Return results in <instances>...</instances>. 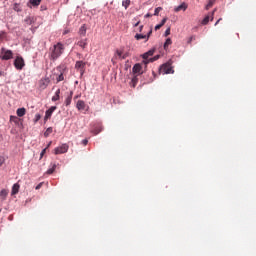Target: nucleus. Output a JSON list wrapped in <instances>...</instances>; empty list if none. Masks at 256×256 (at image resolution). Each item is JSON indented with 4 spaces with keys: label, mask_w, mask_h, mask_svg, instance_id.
Here are the masks:
<instances>
[{
    "label": "nucleus",
    "mask_w": 256,
    "mask_h": 256,
    "mask_svg": "<svg viewBox=\"0 0 256 256\" xmlns=\"http://www.w3.org/2000/svg\"><path fill=\"white\" fill-rule=\"evenodd\" d=\"M163 26L161 25V24H157L156 26H155V31H158V29H160V28H162Z\"/></svg>",
    "instance_id": "46"
},
{
    "label": "nucleus",
    "mask_w": 256,
    "mask_h": 256,
    "mask_svg": "<svg viewBox=\"0 0 256 256\" xmlns=\"http://www.w3.org/2000/svg\"><path fill=\"white\" fill-rule=\"evenodd\" d=\"M2 61H9L13 59V51L1 48Z\"/></svg>",
    "instance_id": "4"
},
{
    "label": "nucleus",
    "mask_w": 256,
    "mask_h": 256,
    "mask_svg": "<svg viewBox=\"0 0 256 256\" xmlns=\"http://www.w3.org/2000/svg\"><path fill=\"white\" fill-rule=\"evenodd\" d=\"M64 80H65V77L63 76V73H60L56 78L57 83H60V81H64Z\"/></svg>",
    "instance_id": "31"
},
{
    "label": "nucleus",
    "mask_w": 256,
    "mask_h": 256,
    "mask_svg": "<svg viewBox=\"0 0 256 256\" xmlns=\"http://www.w3.org/2000/svg\"><path fill=\"white\" fill-rule=\"evenodd\" d=\"M149 63H153L151 61V58H146V59H143V61H142V65H144L145 68H147V65H149Z\"/></svg>",
    "instance_id": "30"
},
{
    "label": "nucleus",
    "mask_w": 256,
    "mask_h": 256,
    "mask_svg": "<svg viewBox=\"0 0 256 256\" xmlns=\"http://www.w3.org/2000/svg\"><path fill=\"white\" fill-rule=\"evenodd\" d=\"M87 107V104H85V101L83 100H78L76 103V108L78 109V111H85Z\"/></svg>",
    "instance_id": "8"
},
{
    "label": "nucleus",
    "mask_w": 256,
    "mask_h": 256,
    "mask_svg": "<svg viewBox=\"0 0 256 256\" xmlns=\"http://www.w3.org/2000/svg\"><path fill=\"white\" fill-rule=\"evenodd\" d=\"M41 9H42V10H43V9L45 10V8H43V7H42Z\"/></svg>",
    "instance_id": "61"
},
{
    "label": "nucleus",
    "mask_w": 256,
    "mask_h": 256,
    "mask_svg": "<svg viewBox=\"0 0 256 256\" xmlns=\"http://www.w3.org/2000/svg\"><path fill=\"white\" fill-rule=\"evenodd\" d=\"M73 99V92H70V95L65 99V105L69 107L71 105V101Z\"/></svg>",
    "instance_id": "20"
},
{
    "label": "nucleus",
    "mask_w": 256,
    "mask_h": 256,
    "mask_svg": "<svg viewBox=\"0 0 256 256\" xmlns=\"http://www.w3.org/2000/svg\"><path fill=\"white\" fill-rule=\"evenodd\" d=\"M222 20V18L218 19L215 23V26L219 25V22Z\"/></svg>",
    "instance_id": "51"
},
{
    "label": "nucleus",
    "mask_w": 256,
    "mask_h": 256,
    "mask_svg": "<svg viewBox=\"0 0 256 256\" xmlns=\"http://www.w3.org/2000/svg\"><path fill=\"white\" fill-rule=\"evenodd\" d=\"M145 17H151V14H146Z\"/></svg>",
    "instance_id": "56"
},
{
    "label": "nucleus",
    "mask_w": 256,
    "mask_h": 256,
    "mask_svg": "<svg viewBox=\"0 0 256 256\" xmlns=\"http://www.w3.org/2000/svg\"><path fill=\"white\" fill-rule=\"evenodd\" d=\"M207 23H209V16L204 17L202 20V25H207Z\"/></svg>",
    "instance_id": "36"
},
{
    "label": "nucleus",
    "mask_w": 256,
    "mask_h": 256,
    "mask_svg": "<svg viewBox=\"0 0 256 256\" xmlns=\"http://www.w3.org/2000/svg\"><path fill=\"white\" fill-rule=\"evenodd\" d=\"M192 41H195V36H191L188 40V43H191Z\"/></svg>",
    "instance_id": "47"
},
{
    "label": "nucleus",
    "mask_w": 256,
    "mask_h": 256,
    "mask_svg": "<svg viewBox=\"0 0 256 256\" xmlns=\"http://www.w3.org/2000/svg\"><path fill=\"white\" fill-rule=\"evenodd\" d=\"M139 81V78H137V76H134L132 78V87H135L137 85V82Z\"/></svg>",
    "instance_id": "32"
},
{
    "label": "nucleus",
    "mask_w": 256,
    "mask_h": 256,
    "mask_svg": "<svg viewBox=\"0 0 256 256\" xmlns=\"http://www.w3.org/2000/svg\"><path fill=\"white\" fill-rule=\"evenodd\" d=\"M171 35V28H167L164 33V37H169Z\"/></svg>",
    "instance_id": "35"
},
{
    "label": "nucleus",
    "mask_w": 256,
    "mask_h": 256,
    "mask_svg": "<svg viewBox=\"0 0 256 256\" xmlns=\"http://www.w3.org/2000/svg\"><path fill=\"white\" fill-rule=\"evenodd\" d=\"M7 195H9V190L2 189L0 191V201H5L7 199Z\"/></svg>",
    "instance_id": "9"
},
{
    "label": "nucleus",
    "mask_w": 256,
    "mask_h": 256,
    "mask_svg": "<svg viewBox=\"0 0 256 256\" xmlns=\"http://www.w3.org/2000/svg\"><path fill=\"white\" fill-rule=\"evenodd\" d=\"M157 59H159V55H156V56L150 58V61L153 63V62L157 61Z\"/></svg>",
    "instance_id": "38"
},
{
    "label": "nucleus",
    "mask_w": 256,
    "mask_h": 256,
    "mask_svg": "<svg viewBox=\"0 0 256 256\" xmlns=\"http://www.w3.org/2000/svg\"><path fill=\"white\" fill-rule=\"evenodd\" d=\"M41 9H42V10H43V9L45 10V8H43V7H42Z\"/></svg>",
    "instance_id": "60"
},
{
    "label": "nucleus",
    "mask_w": 256,
    "mask_h": 256,
    "mask_svg": "<svg viewBox=\"0 0 256 256\" xmlns=\"http://www.w3.org/2000/svg\"><path fill=\"white\" fill-rule=\"evenodd\" d=\"M69 33V30H64L63 35H67Z\"/></svg>",
    "instance_id": "53"
},
{
    "label": "nucleus",
    "mask_w": 256,
    "mask_h": 256,
    "mask_svg": "<svg viewBox=\"0 0 256 256\" xmlns=\"http://www.w3.org/2000/svg\"><path fill=\"white\" fill-rule=\"evenodd\" d=\"M87 143H89V140L87 139L82 140V145H87Z\"/></svg>",
    "instance_id": "48"
},
{
    "label": "nucleus",
    "mask_w": 256,
    "mask_h": 256,
    "mask_svg": "<svg viewBox=\"0 0 256 256\" xmlns=\"http://www.w3.org/2000/svg\"><path fill=\"white\" fill-rule=\"evenodd\" d=\"M216 0H208V3L206 5V10L208 11V9H211V7H213V5L215 4Z\"/></svg>",
    "instance_id": "27"
},
{
    "label": "nucleus",
    "mask_w": 256,
    "mask_h": 256,
    "mask_svg": "<svg viewBox=\"0 0 256 256\" xmlns=\"http://www.w3.org/2000/svg\"><path fill=\"white\" fill-rule=\"evenodd\" d=\"M56 110H57V106H51L48 110H46L44 121L51 119V115H53V112H55Z\"/></svg>",
    "instance_id": "7"
},
{
    "label": "nucleus",
    "mask_w": 256,
    "mask_h": 256,
    "mask_svg": "<svg viewBox=\"0 0 256 256\" xmlns=\"http://www.w3.org/2000/svg\"><path fill=\"white\" fill-rule=\"evenodd\" d=\"M79 34L82 35L83 37L87 35V27L85 26V24L80 27Z\"/></svg>",
    "instance_id": "17"
},
{
    "label": "nucleus",
    "mask_w": 256,
    "mask_h": 256,
    "mask_svg": "<svg viewBox=\"0 0 256 256\" xmlns=\"http://www.w3.org/2000/svg\"><path fill=\"white\" fill-rule=\"evenodd\" d=\"M46 151H47V148H44V149L41 151V153H40V157H43V156L45 155Z\"/></svg>",
    "instance_id": "42"
},
{
    "label": "nucleus",
    "mask_w": 256,
    "mask_h": 256,
    "mask_svg": "<svg viewBox=\"0 0 256 256\" xmlns=\"http://www.w3.org/2000/svg\"><path fill=\"white\" fill-rule=\"evenodd\" d=\"M19 184L18 183H15L13 186H12V192H11V195H17V193H19Z\"/></svg>",
    "instance_id": "14"
},
{
    "label": "nucleus",
    "mask_w": 256,
    "mask_h": 256,
    "mask_svg": "<svg viewBox=\"0 0 256 256\" xmlns=\"http://www.w3.org/2000/svg\"><path fill=\"white\" fill-rule=\"evenodd\" d=\"M153 33V30L150 29L149 32L146 35V41H149V38L151 37V34Z\"/></svg>",
    "instance_id": "37"
},
{
    "label": "nucleus",
    "mask_w": 256,
    "mask_h": 256,
    "mask_svg": "<svg viewBox=\"0 0 256 256\" xmlns=\"http://www.w3.org/2000/svg\"><path fill=\"white\" fill-rule=\"evenodd\" d=\"M85 65L87 64L83 61H76L75 69H79L83 73V69H85Z\"/></svg>",
    "instance_id": "10"
},
{
    "label": "nucleus",
    "mask_w": 256,
    "mask_h": 256,
    "mask_svg": "<svg viewBox=\"0 0 256 256\" xmlns=\"http://www.w3.org/2000/svg\"><path fill=\"white\" fill-rule=\"evenodd\" d=\"M129 5H131V0L122 1V6L124 7V9H129Z\"/></svg>",
    "instance_id": "25"
},
{
    "label": "nucleus",
    "mask_w": 256,
    "mask_h": 256,
    "mask_svg": "<svg viewBox=\"0 0 256 256\" xmlns=\"http://www.w3.org/2000/svg\"><path fill=\"white\" fill-rule=\"evenodd\" d=\"M41 9H42V10H43V9L45 10V8H43V7H42Z\"/></svg>",
    "instance_id": "59"
},
{
    "label": "nucleus",
    "mask_w": 256,
    "mask_h": 256,
    "mask_svg": "<svg viewBox=\"0 0 256 256\" xmlns=\"http://www.w3.org/2000/svg\"><path fill=\"white\" fill-rule=\"evenodd\" d=\"M20 119L17 116H10V123H14L15 125H19Z\"/></svg>",
    "instance_id": "18"
},
{
    "label": "nucleus",
    "mask_w": 256,
    "mask_h": 256,
    "mask_svg": "<svg viewBox=\"0 0 256 256\" xmlns=\"http://www.w3.org/2000/svg\"><path fill=\"white\" fill-rule=\"evenodd\" d=\"M0 59L3 61V57H2V54H1V52H0Z\"/></svg>",
    "instance_id": "57"
},
{
    "label": "nucleus",
    "mask_w": 256,
    "mask_h": 256,
    "mask_svg": "<svg viewBox=\"0 0 256 256\" xmlns=\"http://www.w3.org/2000/svg\"><path fill=\"white\" fill-rule=\"evenodd\" d=\"M132 73H134V75H143V66L141 63H137L133 66Z\"/></svg>",
    "instance_id": "6"
},
{
    "label": "nucleus",
    "mask_w": 256,
    "mask_h": 256,
    "mask_svg": "<svg viewBox=\"0 0 256 256\" xmlns=\"http://www.w3.org/2000/svg\"><path fill=\"white\" fill-rule=\"evenodd\" d=\"M172 43L173 41L171 40V38H167L164 43V49L167 50V47H169V45H171Z\"/></svg>",
    "instance_id": "28"
},
{
    "label": "nucleus",
    "mask_w": 256,
    "mask_h": 256,
    "mask_svg": "<svg viewBox=\"0 0 256 256\" xmlns=\"http://www.w3.org/2000/svg\"><path fill=\"white\" fill-rule=\"evenodd\" d=\"M160 11H163V8H161V7L155 8V10H154V15L157 17V16L159 15V12H160Z\"/></svg>",
    "instance_id": "33"
},
{
    "label": "nucleus",
    "mask_w": 256,
    "mask_h": 256,
    "mask_svg": "<svg viewBox=\"0 0 256 256\" xmlns=\"http://www.w3.org/2000/svg\"><path fill=\"white\" fill-rule=\"evenodd\" d=\"M16 113L18 117H25V113H27V110L25 108H18Z\"/></svg>",
    "instance_id": "13"
},
{
    "label": "nucleus",
    "mask_w": 256,
    "mask_h": 256,
    "mask_svg": "<svg viewBox=\"0 0 256 256\" xmlns=\"http://www.w3.org/2000/svg\"><path fill=\"white\" fill-rule=\"evenodd\" d=\"M64 49L65 48L63 47V44L61 42H58L51 49L50 59H52L53 61H56V59H59V56L63 55V50Z\"/></svg>",
    "instance_id": "1"
},
{
    "label": "nucleus",
    "mask_w": 256,
    "mask_h": 256,
    "mask_svg": "<svg viewBox=\"0 0 256 256\" xmlns=\"http://www.w3.org/2000/svg\"><path fill=\"white\" fill-rule=\"evenodd\" d=\"M29 3L33 7H39V5H41V0H29Z\"/></svg>",
    "instance_id": "21"
},
{
    "label": "nucleus",
    "mask_w": 256,
    "mask_h": 256,
    "mask_svg": "<svg viewBox=\"0 0 256 256\" xmlns=\"http://www.w3.org/2000/svg\"><path fill=\"white\" fill-rule=\"evenodd\" d=\"M154 54L155 49H151L142 55V59H149V57H153Z\"/></svg>",
    "instance_id": "11"
},
{
    "label": "nucleus",
    "mask_w": 256,
    "mask_h": 256,
    "mask_svg": "<svg viewBox=\"0 0 256 256\" xmlns=\"http://www.w3.org/2000/svg\"><path fill=\"white\" fill-rule=\"evenodd\" d=\"M116 55H117V57H119V59H123V51L116 50Z\"/></svg>",
    "instance_id": "34"
},
{
    "label": "nucleus",
    "mask_w": 256,
    "mask_h": 256,
    "mask_svg": "<svg viewBox=\"0 0 256 256\" xmlns=\"http://www.w3.org/2000/svg\"><path fill=\"white\" fill-rule=\"evenodd\" d=\"M77 45L81 47L82 49H85L87 47V39H82L77 42Z\"/></svg>",
    "instance_id": "15"
},
{
    "label": "nucleus",
    "mask_w": 256,
    "mask_h": 256,
    "mask_svg": "<svg viewBox=\"0 0 256 256\" xmlns=\"http://www.w3.org/2000/svg\"><path fill=\"white\" fill-rule=\"evenodd\" d=\"M165 23H167V18H163V19L161 20L160 25L163 27V25H165Z\"/></svg>",
    "instance_id": "41"
},
{
    "label": "nucleus",
    "mask_w": 256,
    "mask_h": 256,
    "mask_svg": "<svg viewBox=\"0 0 256 256\" xmlns=\"http://www.w3.org/2000/svg\"><path fill=\"white\" fill-rule=\"evenodd\" d=\"M143 31V25L139 26V32Z\"/></svg>",
    "instance_id": "52"
},
{
    "label": "nucleus",
    "mask_w": 256,
    "mask_h": 256,
    "mask_svg": "<svg viewBox=\"0 0 256 256\" xmlns=\"http://www.w3.org/2000/svg\"><path fill=\"white\" fill-rule=\"evenodd\" d=\"M52 101H59V96L54 95V96L52 97Z\"/></svg>",
    "instance_id": "44"
},
{
    "label": "nucleus",
    "mask_w": 256,
    "mask_h": 256,
    "mask_svg": "<svg viewBox=\"0 0 256 256\" xmlns=\"http://www.w3.org/2000/svg\"><path fill=\"white\" fill-rule=\"evenodd\" d=\"M47 85H49V82L47 80L40 81V89H47Z\"/></svg>",
    "instance_id": "23"
},
{
    "label": "nucleus",
    "mask_w": 256,
    "mask_h": 256,
    "mask_svg": "<svg viewBox=\"0 0 256 256\" xmlns=\"http://www.w3.org/2000/svg\"><path fill=\"white\" fill-rule=\"evenodd\" d=\"M134 39H136V41H141V39H147V37L145 34H136Z\"/></svg>",
    "instance_id": "24"
},
{
    "label": "nucleus",
    "mask_w": 256,
    "mask_h": 256,
    "mask_svg": "<svg viewBox=\"0 0 256 256\" xmlns=\"http://www.w3.org/2000/svg\"><path fill=\"white\" fill-rule=\"evenodd\" d=\"M13 9L17 13H21V11H23V9L21 8V4H19V3H15L14 6H13Z\"/></svg>",
    "instance_id": "22"
},
{
    "label": "nucleus",
    "mask_w": 256,
    "mask_h": 256,
    "mask_svg": "<svg viewBox=\"0 0 256 256\" xmlns=\"http://www.w3.org/2000/svg\"><path fill=\"white\" fill-rule=\"evenodd\" d=\"M174 11H176V13H178V11H187V4L185 2H183L182 4H180L179 6H177Z\"/></svg>",
    "instance_id": "12"
},
{
    "label": "nucleus",
    "mask_w": 256,
    "mask_h": 256,
    "mask_svg": "<svg viewBox=\"0 0 256 256\" xmlns=\"http://www.w3.org/2000/svg\"><path fill=\"white\" fill-rule=\"evenodd\" d=\"M138 26H139V21L134 24V27H138Z\"/></svg>",
    "instance_id": "54"
},
{
    "label": "nucleus",
    "mask_w": 256,
    "mask_h": 256,
    "mask_svg": "<svg viewBox=\"0 0 256 256\" xmlns=\"http://www.w3.org/2000/svg\"><path fill=\"white\" fill-rule=\"evenodd\" d=\"M41 119V114H36L35 115V123Z\"/></svg>",
    "instance_id": "39"
},
{
    "label": "nucleus",
    "mask_w": 256,
    "mask_h": 256,
    "mask_svg": "<svg viewBox=\"0 0 256 256\" xmlns=\"http://www.w3.org/2000/svg\"><path fill=\"white\" fill-rule=\"evenodd\" d=\"M25 23H26V25H33V17H31V16H28V17H26L25 18Z\"/></svg>",
    "instance_id": "26"
},
{
    "label": "nucleus",
    "mask_w": 256,
    "mask_h": 256,
    "mask_svg": "<svg viewBox=\"0 0 256 256\" xmlns=\"http://www.w3.org/2000/svg\"><path fill=\"white\" fill-rule=\"evenodd\" d=\"M49 147H51V141L48 143L46 149L49 148Z\"/></svg>",
    "instance_id": "55"
},
{
    "label": "nucleus",
    "mask_w": 256,
    "mask_h": 256,
    "mask_svg": "<svg viewBox=\"0 0 256 256\" xmlns=\"http://www.w3.org/2000/svg\"><path fill=\"white\" fill-rule=\"evenodd\" d=\"M55 169H57V164H52V167L46 171V174L53 175V173H55Z\"/></svg>",
    "instance_id": "19"
},
{
    "label": "nucleus",
    "mask_w": 256,
    "mask_h": 256,
    "mask_svg": "<svg viewBox=\"0 0 256 256\" xmlns=\"http://www.w3.org/2000/svg\"><path fill=\"white\" fill-rule=\"evenodd\" d=\"M101 131H103V126H101V124H99L96 128H94L92 130V133H94V135H99V133H101Z\"/></svg>",
    "instance_id": "16"
},
{
    "label": "nucleus",
    "mask_w": 256,
    "mask_h": 256,
    "mask_svg": "<svg viewBox=\"0 0 256 256\" xmlns=\"http://www.w3.org/2000/svg\"><path fill=\"white\" fill-rule=\"evenodd\" d=\"M3 163H5V157L0 156V167H1V165H3Z\"/></svg>",
    "instance_id": "40"
},
{
    "label": "nucleus",
    "mask_w": 256,
    "mask_h": 256,
    "mask_svg": "<svg viewBox=\"0 0 256 256\" xmlns=\"http://www.w3.org/2000/svg\"><path fill=\"white\" fill-rule=\"evenodd\" d=\"M1 75H3V72L0 71V77H1Z\"/></svg>",
    "instance_id": "58"
},
{
    "label": "nucleus",
    "mask_w": 256,
    "mask_h": 256,
    "mask_svg": "<svg viewBox=\"0 0 256 256\" xmlns=\"http://www.w3.org/2000/svg\"><path fill=\"white\" fill-rule=\"evenodd\" d=\"M43 183H39L37 186H36V190H39L40 187H42Z\"/></svg>",
    "instance_id": "49"
},
{
    "label": "nucleus",
    "mask_w": 256,
    "mask_h": 256,
    "mask_svg": "<svg viewBox=\"0 0 256 256\" xmlns=\"http://www.w3.org/2000/svg\"><path fill=\"white\" fill-rule=\"evenodd\" d=\"M127 57H128L127 53L126 54H122V59H127Z\"/></svg>",
    "instance_id": "50"
},
{
    "label": "nucleus",
    "mask_w": 256,
    "mask_h": 256,
    "mask_svg": "<svg viewBox=\"0 0 256 256\" xmlns=\"http://www.w3.org/2000/svg\"><path fill=\"white\" fill-rule=\"evenodd\" d=\"M171 65H173V61L171 60L163 64L160 68L161 73H163V75H171L175 73V70H173V66Z\"/></svg>",
    "instance_id": "2"
},
{
    "label": "nucleus",
    "mask_w": 256,
    "mask_h": 256,
    "mask_svg": "<svg viewBox=\"0 0 256 256\" xmlns=\"http://www.w3.org/2000/svg\"><path fill=\"white\" fill-rule=\"evenodd\" d=\"M217 11V9H214L212 12H211V21H213V16L215 15V12Z\"/></svg>",
    "instance_id": "45"
},
{
    "label": "nucleus",
    "mask_w": 256,
    "mask_h": 256,
    "mask_svg": "<svg viewBox=\"0 0 256 256\" xmlns=\"http://www.w3.org/2000/svg\"><path fill=\"white\" fill-rule=\"evenodd\" d=\"M69 151V145L62 144L54 149L55 155H63V153H67Z\"/></svg>",
    "instance_id": "5"
},
{
    "label": "nucleus",
    "mask_w": 256,
    "mask_h": 256,
    "mask_svg": "<svg viewBox=\"0 0 256 256\" xmlns=\"http://www.w3.org/2000/svg\"><path fill=\"white\" fill-rule=\"evenodd\" d=\"M55 95H56L57 97H59V95H61V89H57L56 92H55Z\"/></svg>",
    "instance_id": "43"
},
{
    "label": "nucleus",
    "mask_w": 256,
    "mask_h": 256,
    "mask_svg": "<svg viewBox=\"0 0 256 256\" xmlns=\"http://www.w3.org/2000/svg\"><path fill=\"white\" fill-rule=\"evenodd\" d=\"M51 133H53V128L52 127L47 128L46 131L44 132V137H49Z\"/></svg>",
    "instance_id": "29"
},
{
    "label": "nucleus",
    "mask_w": 256,
    "mask_h": 256,
    "mask_svg": "<svg viewBox=\"0 0 256 256\" xmlns=\"http://www.w3.org/2000/svg\"><path fill=\"white\" fill-rule=\"evenodd\" d=\"M14 67L17 71H23V67H25V60L21 56H17L14 60Z\"/></svg>",
    "instance_id": "3"
}]
</instances>
